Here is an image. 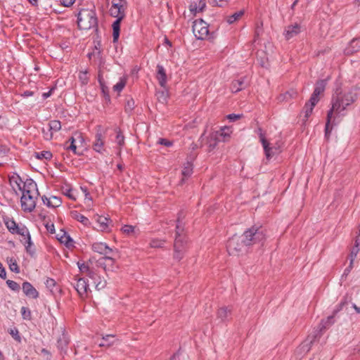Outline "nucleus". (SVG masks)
Returning a JSON list of instances; mask_svg holds the SVG:
<instances>
[{
    "label": "nucleus",
    "mask_w": 360,
    "mask_h": 360,
    "mask_svg": "<svg viewBox=\"0 0 360 360\" xmlns=\"http://www.w3.org/2000/svg\"><path fill=\"white\" fill-rule=\"evenodd\" d=\"M21 314H22V316L24 319H30L31 313H30V311L27 308L22 307L21 308Z\"/></svg>",
    "instance_id": "obj_51"
},
{
    "label": "nucleus",
    "mask_w": 360,
    "mask_h": 360,
    "mask_svg": "<svg viewBox=\"0 0 360 360\" xmlns=\"http://www.w3.org/2000/svg\"><path fill=\"white\" fill-rule=\"evenodd\" d=\"M359 252V248L357 246H354L351 251L350 254L349 255V260L351 261V263H354L355 258L356 257L358 253Z\"/></svg>",
    "instance_id": "obj_43"
},
{
    "label": "nucleus",
    "mask_w": 360,
    "mask_h": 360,
    "mask_svg": "<svg viewBox=\"0 0 360 360\" xmlns=\"http://www.w3.org/2000/svg\"><path fill=\"white\" fill-rule=\"evenodd\" d=\"M110 13L112 17L117 18L112 24V36L113 40L115 41L120 36V22L125 15L124 0H112Z\"/></svg>",
    "instance_id": "obj_3"
},
{
    "label": "nucleus",
    "mask_w": 360,
    "mask_h": 360,
    "mask_svg": "<svg viewBox=\"0 0 360 360\" xmlns=\"http://www.w3.org/2000/svg\"><path fill=\"white\" fill-rule=\"evenodd\" d=\"M95 278L92 279L95 285V288L98 290L103 289L107 284L106 280L104 278H101L96 273L94 276Z\"/></svg>",
    "instance_id": "obj_24"
},
{
    "label": "nucleus",
    "mask_w": 360,
    "mask_h": 360,
    "mask_svg": "<svg viewBox=\"0 0 360 360\" xmlns=\"http://www.w3.org/2000/svg\"><path fill=\"white\" fill-rule=\"evenodd\" d=\"M116 141L120 147L122 146L124 143V137L120 131L117 132L116 136Z\"/></svg>",
    "instance_id": "obj_52"
},
{
    "label": "nucleus",
    "mask_w": 360,
    "mask_h": 360,
    "mask_svg": "<svg viewBox=\"0 0 360 360\" xmlns=\"http://www.w3.org/2000/svg\"><path fill=\"white\" fill-rule=\"evenodd\" d=\"M46 231H48L51 234H54V238H56L60 243L65 244L67 248H70L74 247L73 240L64 230L60 229L58 233H56L53 224L51 226H49V224H46Z\"/></svg>",
    "instance_id": "obj_10"
},
{
    "label": "nucleus",
    "mask_w": 360,
    "mask_h": 360,
    "mask_svg": "<svg viewBox=\"0 0 360 360\" xmlns=\"http://www.w3.org/2000/svg\"><path fill=\"white\" fill-rule=\"evenodd\" d=\"M5 224H6L7 229H8V231L13 234L15 233V230L18 229V227L19 226L13 219L6 220L5 221Z\"/></svg>",
    "instance_id": "obj_39"
},
{
    "label": "nucleus",
    "mask_w": 360,
    "mask_h": 360,
    "mask_svg": "<svg viewBox=\"0 0 360 360\" xmlns=\"http://www.w3.org/2000/svg\"><path fill=\"white\" fill-rule=\"evenodd\" d=\"M92 249L94 252L104 255H109L112 252V250L103 243H94L92 245Z\"/></svg>",
    "instance_id": "obj_18"
},
{
    "label": "nucleus",
    "mask_w": 360,
    "mask_h": 360,
    "mask_svg": "<svg viewBox=\"0 0 360 360\" xmlns=\"http://www.w3.org/2000/svg\"><path fill=\"white\" fill-rule=\"evenodd\" d=\"M122 231L127 236H136L137 234L136 227L131 225L123 226Z\"/></svg>",
    "instance_id": "obj_33"
},
{
    "label": "nucleus",
    "mask_w": 360,
    "mask_h": 360,
    "mask_svg": "<svg viewBox=\"0 0 360 360\" xmlns=\"http://www.w3.org/2000/svg\"><path fill=\"white\" fill-rule=\"evenodd\" d=\"M77 24L80 30H88L97 26V18L92 9H82L77 18Z\"/></svg>",
    "instance_id": "obj_4"
},
{
    "label": "nucleus",
    "mask_w": 360,
    "mask_h": 360,
    "mask_svg": "<svg viewBox=\"0 0 360 360\" xmlns=\"http://www.w3.org/2000/svg\"><path fill=\"white\" fill-rule=\"evenodd\" d=\"M231 309L226 307H223L218 309L217 311V317L220 319L222 321H226L229 316L231 315Z\"/></svg>",
    "instance_id": "obj_25"
},
{
    "label": "nucleus",
    "mask_w": 360,
    "mask_h": 360,
    "mask_svg": "<svg viewBox=\"0 0 360 360\" xmlns=\"http://www.w3.org/2000/svg\"><path fill=\"white\" fill-rule=\"evenodd\" d=\"M259 139L266 159L269 160L281 153V144L278 141L272 143L267 140L262 134H260Z\"/></svg>",
    "instance_id": "obj_8"
},
{
    "label": "nucleus",
    "mask_w": 360,
    "mask_h": 360,
    "mask_svg": "<svg viewBox=\"0 0 360 360\" xmlns=\"http://www.w3.org/2000/svg\"><path fill=\"white\" fill-rule=\"evenodd\" d=\"M297 95V92L293 91V90H290V91H286L285 93L284 94H281L278 98V100L280 101V102H283V101H290L291 98H294L295 96H296Z\"/></svg>",
    "instance_id": "obj_30"
},
{
    "label": "nucleus",
    "mask_w": 360,
    "mask_h": 360,
    "mask_svg": "<svg viewBox=\"0 0 360 360\" xmlns=\"http://www.w3.org/2000/svg\"><path fill=\"white\" fill-rule=\"evenodd\" d=\"M158 99L161 103H165L167 101L168 94L167 92L165 90L159 91L156 94Z\"/></svg>",
    "instance_id": "obj_42"
},
{
    "label": "nucleus",
    "mask_w": 360,
    "mask_h": 360,
    "mask_svg": "<svg viewBox=\"0 0 360 360\" xmlns=\"http://www.w3.org/2000/svg\"><path fill=\"white\" fill-rule=\"evenodd\" d=\"M159 144L164 145L165 146H171L172 145V142L165 139H160L158 141Z\"/></svg>",
    "instance_id": "obj_58"
},
{
    "label": "nucleus",
    "mask_w": 360,
    "mask_h": 360,
    "mask_svg": "<svg viewBox=\"0 0 360 360\" xmlns=\"http://www.w3.org/2000/svg\"><path fill=\"white\" fill-rule=\"evenodd\" d=\"M84 146V139L79 132H75L65 143V149L72 151L76 155H81L82 153L77 151L78 148Z\"/></svg>",
    "instance_id": "obj_9"
},
{
    "label": "nucleus",
    "mask_w": 360,
    "mask_h": 360,
    "mask_svg": "<svg viewBox=\"0 0 360 360\" xmlns=\"http://www.w3.org/2000/svg\"><path fill=\"white\" fill-rule=\"evenodd\" d=\"M78 267L81 272L88 274L90 278H95L94 276L96 275V271L90 269L86 264L84 263L80 264L78 262Z\"/></svg>",
    "instance_id": "obj_27"
},
{
    "label": "nucleus",
    "mask_w": 360,
    "mask_h": 360,
    "mask_svg": "<svg viewBox=\"0 0 360 360\" xmlns=\"http://www.w3.org/2000/svg\"><path fill=\"white\" fill-rule=\"evenodd\" d=\"M22 291L30 298L35 299L39 296L37 290L28 282L22 283Z\"/></svg>",
    "instance_id": "obj_19"
},
{
    "label": "nucleus",
    "mask_w": 360,
    "mask_h": 360,
    "mask_svg": "<svg viewBox=\"0 0 360 360\" xmlns=\"http://www.w3.org/2000/svg\"><path fill=\"white\" fill-rule=\"evenodd\" d=\"M248 246L245 243L242 235L233 236L227 243V250L229 255L238 256L247 251Z\"/></svg>",
    "instance_id": "obj_6"
},
{
    "label": "nucleus",
    "mask_w": 360,
    "mask_h": 360,
    "mask_svg": "<svg viewBox=\"0 0 360 360\" xmlns=\"http://www.w3.org/2000/svg\"><path fill=\"white\" fill-rule=\"evenodd\" d=\"M46 289H48L50 294L56 300L61 292V289L60 286L56 284V281L53 279H46Z\"/></svg>",
    "instance_id": "obj_16"
},
{
    "label": "nucleus",
    "mask_w": 360,
    "mask_h": 360,
    "mask_svg": "<svg viewBox=\"0 0 360 360\" xmlns=\"http://www.w3.org/2000/svg\"><path fill=\"white\" fill-rule=\"evenodd\" d=\"M157 70V79L158 80L160 85L165 89L167 84V75L165 70L160 65H158Z\"/></svg>",
    "instance_id": "obj_21"
},
{
    "label": "nucleus",
    "mask_w": 360,
    "mask_h": 360,
    "mask_svg": "<svg viewBox=\"0 0 360 360\" xmlns=\"http://www.w3.org/2000/svg\"><path fill=\"white\" fill-rule=\"evenodd\" d=\"M302 27L298 23L291 24L285 28L284 36L286 39H290L301 32Z\"/></svg>",
    "instance_id": "obj_15"
},
{
    "label": "nucleus",
    "mask_w": 360,
    "mask_h": 360,
    "mask_svg": "<svg viewBox=\"0 0 360 360\" xmlns=\"http://www.w3.org/2000/svg\"><path fill=\"white\" fill-rule=\"evenodd\" d=\"M115 259L109 255L98 259L96 265L101 267L105 271H112L115 267Z\"/></svg>",
    "instance_id": "obj_14"
},
{
    "label": "nucleus",
    "mask_w": 360,
    "mask_h": 360,
    "mask_svg": "<svg viewBox=\"0 0 360 360\" xmlns=\"http://www.w3.org/2000/svg\"><path fill=\"white\" fill-rule=\"evenodd\" d=\"M314 107H311L309 103H306L304 107V121H307L308 117L311 115Z\"/></svg>",
    "instance_id": "obj_47"
},
{
    "label": "nucleus",
    "mask_w": 360,
    "mask_h": 360,
    "mask_svg": "<svg viewBox=\"0 0 360 360\" xmlns=\"http://www.w3.org/2000/svg\"><path fill=\"white\" fill-rule=\"evenodd\" d=\"M241 117L240 115H236V114H230L227 115V119H229L231 121H236L238 119H240Z\"/></svg>",
    "instance_id": "obj_61"
},
{
    "label": "nucleus",
    "mask_w": 360,
    "mask_h": 360,
    "mask_svg": "<svg viewBox=\"0 0 360 360\" xmlns=\"http://www.w3.org/2000/svg\"><path fill=\"white\" fill-rule=\"evenodd\" d=\"M15 233L19 234L24 237V239L26 240L25 243H27V245H26L27 251L30 252V249L32 245V243L28 229L25 226L19 225L18 229L15 230Z\"/></svg>",
    "instance_id": "obj_17"
},
{
    "label": "nucleus",
    "mask_w": 360,
    "mask_h": 360,
    "mask_svg": "<svg viewBox=\"0 0 360 360\" xmlns=\"http://www.w3.org/2000/svg\"><path fill=\"white\" fill-rule=\"evenodd\" d=\"M79 78L82 84H86L88 82L87 71L80 72Z\"/></svg>",
    "instance_id": "obj_53"
},
{
    "label": "nucleus",
    "mask_w": 360,
    "mask_h": 360,
    "mask_svg": "<svg viewBox=\"0 0 360 360\" xmlns=\"http://www.w3.org/2000/svg\"><path fill=\"white\" fill-rule=\"evenodd\" d=\"M6 284L13 290L18 291L20 290V285L13 281L8 280Z\"/></svg>",
    "instance_id": "obj_48"
},
{
    "label": "nucleus",
    "mask_w": 360,
    "mask_h": 360,
    "mask_svg": "<svg viewBox=\"0 0 360 360\" xmlns=\"http://www.w3.org/2000/svg\"><path fill=\"white\" fill-rule=\"evenodd\" d=\"M174 257L178 260L181 259L184 255V243H182L181 239L174 240Z\"/></svg>",
    "instance_id": "obj_20"
},
{
    "label": "nucleus",
    "mask_w": 360,
    "mask_h": 360,
    "mask_svg": "<svg viewBox=\"0 0 360 360\" xmlns=\"http://www.w3.org/2000/svg\"><path fill=\"white\" fill-rule=\"evenodd\" d=\"M193 173L192 164L189 162H186L182 170L183 178L181 179V184L184 181L185 179L190 176Z\"/></svg>",
    "instance_id": "obj_29"
},
{
    "label": "nucleus",
    "mask_w": 360,
    "mask_h": 360,
    "mask_svg": "<svg viewBox=\"0 0 360 360\" xmlns=\"http://www.w3.org/2000/svg\"><path fill=\"white\" fill-rule=\"evenodd\" d=\"M6 277V272L2 264L0 262V278L5 279Z\"/></svg>",
    "instance_id": "obj_63"
},
{
    "label": "nucleus",
    "mask_w": 360,
    "mask_h": 360,
    "mask_svg": "<svg viewBox=\"0 0 360 360\" xmlns=\"http://www.w3.org/2000/svg\"><path fill=\"white\" fill-rule=\"evenodd\" d=\"M244 87V78L235 80L231 84V91L233 92H238Z\"/></svg>",
    "instance_id": "obj_32"
},
{
    "label": "nucleus",
    "mask_w": 360,
    "mask_h": 360,
    "mask_svg": "<svg viewBox=\"0 0 360 360\" xmlns=\"http://www.w3.org/2000/svg\"><path fill=\"white\" fill-rule=\"evenodd\" d=\"M358 96V89L356 87H351L341 91L337 90L335 91L332 97L331 108L327 115L326 134L329 131L331 120L340 115H345V112L349 109L350 106L357 100Z\"/></svg>",
    "instance_id": "obj_2"
},
{
    "label": "nucleus",
    "mask_w": 360,
    "mask_h": 360,
    "mask_svg": "<svg viewBox=\"0 0 360 360\" xmlns=\"http://www.w3.org/2000/svg\"><path fill=\"white\" fill-rule=\"evenodd\" d=\"M105 131L101 126L97 127V131L95 135V140L93 143V149L101 154H103L105 151Z\"/></svg>",
    "instance_id": "obj_11"
},
{
    "label": "nucleus",
    "mask_w": 360,
    "mask_h": 360,
    "mask_svg": "<svg viewBox=\"0 0 360 360\" xmlns=\"http://www.w3.org/2000/svg\"><path fill=\"white\" fill-rule=\"evenodd\" d=\"M9 184L17 195H21L22 209L25 212L32 211L38 198L37 184L32 179L23 181L17 174L9 177Z\"/></svg>",
    "instance_id": "obj_1"
},
{
    "label": "nucleus",
    "mask_w": 360,
    "mask_h": 360,
    "mask_svg": "<svg viewBox=\"0 0 360 360\" xmlns=\"http://www.w3.org/2000/svg\"><path fill=\"white\" fill-rule=\"evenodd\" d=\"M193 32L197 39H205L209 34L207 22L202 20L195 21L193 25Z\"/></svg>",
    "instance_id": "obj_12"
},
{
    "label": "nucleus",
    "mask_w": 360,
    "mask_h": 360,
    "mask_svg": "<svg viewBox=\"0 0 360 360\" xmlns=\"http://www.w3.org/2000/svg\"><path fill=\"white\" fill-rule=\"evenodd\" d=\"M60 4L65 7H69L72 6L75 0H59Z\"/></svg>",
    "instance_id": "obj_60"
},
{
    "label": "nucleus",
    "mask_w": 360,
    "mask_h": 360,
    "mask_svg": "<svg viewBox=\"0 0 360 360\" xmlns=\"http://www.w3.org/2000/svg\"><path fill=\"white\" fill-rule=\"evenodd\" d=\"M325 86L326 82L324 80L319 81L316 84V87L313 94H315L316 95L319 96L321 93H322L324 91Z\"/></svg>",
    "instance_id": "obj_40"
},
{
    "label": "nucleus",
    "mask_w": 360,
    "mask_h": 360,
    "mask_svg": "<svg viewBox=\"0 0 360 360\" xmlns=\"http://www.w3.org/2000/svg\"><path fill=\"white\" fill-rule=\"evenodd\" d=\"M217 142H218V132L212 133L210 135L209 139L207 141L209 150H212L214 149V148L217 145Z\"/></svg>",
    "instance_id": "obj_28"
},
{
    "label": "nucleus",
    "mask_w": 360,
    "mask_h": 360,
    "mask_svg": "<svg viewBox=\"0 0 360 360\" xmlns=\"http://www.w3.org/2000/svg\"><path fill=\"white\" fill-rule=\"evenodd\" d=\"M165 242L166 241L165 240L153 238L149 243V246L151 248H162L164 247Z\"/></svg>",
    "instance_id": "obj_34"
},
{
    "label": "nucleus",
    "mask_w": 360,
    "mask_h": 360,
    "mask_svg": "<svg viewBox=\"0 0 360 360\" xmlns=\"http://www.w3.org/2000/svg\"><path fill=\"white\" fill-rule=\"evenodd\" d=\"M114 338V336L111 335H105V337H103L102 338V340L101 342L98 344L99 347H110L111 346L113 342H110L109 340L110 339H112Z\"/></svg>",
    "instance_id": "obj_41"
},
{
    "label": "nucleus",
    "mask_w": 360,
    "mask_h": 360,
    "mask_svg": "<svg viewBox=\"0 0 360 360\" xmlns=\"http://www.w3.org/2000/svg\"><path fill=\"white\" fill-rule=\"evenodd\" d=\"M358 43H359L358 40L353 39L350 43V45H349L350 47L347 49V50H346L347 53L349 54V53H352L354 51H356L357 50H350V48H354L357 45Z\"/></svg>",
    "instance_id": "obj_55"
},
{
    "label": "nucleus",
    "mask_w": 360,
    "mask_h": 360,
    "mask_svg": "<svg viewBox=\"0 0 360 360\" xmlns=\"http://www.w3.org/2000/svg\"><path fill=\"white\" fill-rule=\"evenodd\" d=\"M35 158L37 160L42 159L45 158V151H41L40 153H34Z\"/></svg>",
    "instance_id": "obj_64"
},
{
    "label": "nucleus",
    "mask_w": 360,
    "mask_h": 360,
    "mask_svg": "<svg viewBox=\"0 0 360 360\" xmlns=\"http://www.w3.org/2000/svg\"><path fill=\"white\" fill-rule=\"evenodd\" d=\"M127 77H123L120 79V81L113 86V90L120 93L125 86L127 84Z\"/></svg>",
    "instance_id": "obj_36"
},
{
    "label": "nucleus",
    "mask_w": 360,
    "mask_h": 360,
    "mask_svg": "<svg viewBox=\"0 0 360 360\" xmlns=\"http://www.w3.org/2000/svg\"><path fill=\"white\" fill-rule=\"evenodd\" d=\"M242 237L247 245L250 247L253 245L262 243L265 240V233L262 228L252 226L245 231L242 234Z\"/></svg>",
    "instance_id": "obj_5"
},
{
    "label": "nucleus",
    "mask_w": 360,
    "mask_h": 360,
    "mask_svg": "<svg viewBox=\"0 0 360 360\" xmlns=\"http://www.w3.org/2000/svg\"><path fill=\"white\" fill-rule=\"evenodd\" d=\"M99 82H100V84L101 86L102 92L103 93V94L106 97V98L109 99L108 88L103 84L101 79H99Z\"/></svg>",
    "instance_id": "obj_57"
},
{
    "label": "nucleus",
    "mask_w": 360,
    "mask_h": 360,
    "mask_svg": "<svg viewBox=\"0 0 360 360\" xmlns=\"http://www.w3.org/2000/svg\"><path fill=\"white\" fill-rule=\"evenodd\" d=\"M243 14L244 11L243 10L236 12L235 13L227 18V22L229 24H233V22L238 20L243 15Z\"/></svg>",
    "instance_id": "obj_35"
},
{
    "label": "nucleus",
    "mask_w": 360,
    "mask_h": 360,
    "mask_svg": "<svg viewBox=\"0 0 360 360\" xmlns=\"http://www.w3.org/2000/svg\"><path fill=\"white\" fill-rule=\"evenodd\" d=\"M9 149L6 147L5 146L0 145V158L4 157L7 153L8 152Z\"/></svg>",
    "instance_id": "obj_59"
},
{
    "label": "nucleus",
    "mask_w": 360,
    "mask_h": 360,
    "mask_svg": "<svg viewBox=\"0 0 360 360\" xmlns=\"http://www.w3.org/2000/svg\"><path fill=\"white\" fill-rule=\"evenodd\" d=\"M198 11H202L206 6L205 0H199L198 4Z\"/></svg>",
    "instance_id": "obj_62"
},
{
    "label": "nucleus",
    "mask_w": 360,
    "mask_h": 360,
    "mask_svg": "<svg viewBox=\"0 0 360 360\" xmlns=\"http://www.w3.org/2000/svg\"><path fill=\"white\" fill-rule=\"evenodd\" d=\"M49 128H50V131H51V136H50V138L51 139L53 137V133L54 131H58L60 129V128H61L60 122L58 120L51 121L49 123Z\"/></svg>",
    "instance_id": "obj_37"
},
{
    "label": "nucleus",
    "mask_w": 360,
    "mask_h": 360,
    "mask_svg": "<svg viewBox=\"0 0 360 360\" xmlns=\"http://www.w3.org/2000/svg\"><path fill=\"white\" fill-rule=\"evenodd\" d=\"M76 283L74 287L82 299L86 298L90 290L86 280L83 278H76Z\"/></svg>",
    "instance_id": "obj_13"
},
{
    "label": "nucleus",
    "mask_w": 360,
    "mask_h": 360,
    "mask_svg": "<svg viewBox=\"0 0 360 360\" xmlns=\"http://www.w3.org/2000/svg\"><path fill=\"white\" fill-rule=\"evenodd\" d=\"M217 132H218V137H221L222 141H227L231 137L232 130L230 127H224L221 128L219 131H217Z\"/></svg>",
    "instance_id": "obj_23"
},
{
    "label": "nucleus",
    "mask_w": 360,
    "mask_h": 360,
    "mask_svg": "<svg viewBox=\"0 0 360 360\" xmlns=\"http://www.w3.org/2000/svg\"><path fill=\"white\" fill-rule=\"evenodd\" d=\"M81 190L84 194V202L89 206H91V202L92 201V198L90 196L89 192L87 191V189L86 188L81 187Z\"/></svg>",
    "instance_id": "obj_44"
},
{
    "label": "nucleus",
    "mask_w": 360,
    "mask_h": 360,
    "mask_svg": "<svg viewBox=\"0 0 360 360\" xmlns=\"http://www.w3.org/2000/svg\"><path fill=\"white\" fill-rule=\"evenodd\" d=\"M318 101H319V96L316 95L315 94H313L309 100V103H310L309 105H311V107H314Z\"/></svg>",
    "instance_id": "obj_56"
},
{
    "label": "nucleus",
    "mask_w": 360,
    "mask_h": 360,
    "mask_svg": "<svg viewBox=\"0 0 360 360\" xmlns=\"http://www.w3.org/2000/svg\"><path fill=\"white\" fill-rule=\"evenodd\" d=\"M64 193L69 198H70V199H72L73 200H76V196L75 195L73 189H71V188L68 189L65 191H64Z\"/></svg>",
    "instance_id": "obj_54"
},
{
    "label": "nucleus",
    "mask_w": 360,
    "mask_h": 360,
    "mask_svg": "<svg viewBox=\"0 0 360 360\" xmlns=\"http://www.w3.org/2000/svg\"><path fill=\"white\" fill-rule=\"evenodd\" d=\"M53 337L56 340L58 349L61 352H65L70 342V339L63 326L56 325L53 328Z\"/></svg>",
    "instance_id": "obj_7"
},
{
    "label": "nucleus",
    "mask_w": 360,
    "mask_h": 360,
    "mask_svg": "<svg viewBox=\"0 0 360 360\" xmlns=\"http://www.w3.org/2000/svg\"><path fill=\"white\" fill-rule=\"evenodd\" d=\"M189 11L193 16L195 15L197 13L200 12V11H198V4L196 2H192L190 4Z\"/></svg>",
    "instance_id": "obj_46"
},
{
    "label": "nucleus",
    "mask_w": 360,
    "mask_h": 360,
    "mask_svg": "<svg viewBox=\"0 0 360 360\" xmlns=\"http://www.w3.org/2000/svg\"><path fill=\"white\" fill-rule=\"evenodd\" d=\"M62 203L61 199L59 197L52 195L49 198H46V205L51 207H58Z\"/></svg>",
    "instance_id": "obj_26"
},
{
    "label": "nucleus",
    "mask_w": 360,
    "mask_h": 360,
    "mask_svg": "<svg viewBox=\"0 0 360 360\" xmlns=\"http://www.w3.org/2000/svg\"><path fill=\"white\" fill-rule=\"evenodd\" d=\"M213 6H224L227 4L229 0H209Z\"/></svg>",
    "instance_id": "obj_49"
},
{
    "label": "nucleus",
    "mask_w": 360,
    "mask_h": 360,
    "mask_svg": "<svg viewBox=\"0 0 360 360\" xmlns=\"http://www.w3.org/2000/svg\"><path fill=\"white\" fill-rule=\"evenodd\" d=\"M9 333L18 342H20V337L19 335V332L17 328L11 329L9 330Z\"/></svg>",
    "instance_id": "obj_50"
},
{
    "label": "nucleus",
    "mask_w": 360,
    "mask_h": 360,
    "mask_svg": "<svg viewBox=\"0 0 360 360\" xmlns=\"http://www.w3.org/2000/svg\"><path fill=\"white\" fill-rule=\"evenodd\" d=\"M7 262L8 264L9 269H10V270L11 271H13V272H15V273H19L20 272L19 267L18 266L16 260L14 258H13V257L8 258L7 259Z\"/></svg>",
    "instance_id": "obj_38"
},
{
    "label": "nucleus",
    "mask_w": 360,
    "mask_h": 360,
    "mask_svg": "<svg viewBox=\"0 0 360 360\" xmlns=\"http://www.w3.org/2000/svg\"><path fill=\"white\" fill-rule=\"evenodd\" d=\"M97 229L101 231H106L108 230L109 222L110 220L105 217L97 215L96 216Z\"/></svg>",
    "instance_id": "obj_22"
},
{
    "label": "nucleus",
    "mask_w": 360,
    "mask_h": 360,
    "mask_svg": "<svg viewBox=\"0 0 360 360\" xmlns=\"http://www.w3.org/2000/svg\"><path fill=\"white\" fill-rule=\"evenodd\" d=\"M313 340H311L309 341L306 340L300 345V349L303 350L305 352H307L309 351L311 347V344L312 343Z\"/></svg>",
    "instance_id": "obj_45"
},
{
    "label": "nucleus",
    "mask_w": 360,
    "mask_h": 360,
    "mask_svg": "<svg viewBox=\"0 0 360 360\" xmlns=\"http://www.w3.org/2000/svg\"><path fill=\"white\" fill-rule=\"evenodd\" d=\"M183 231H184V225L181 222L180 218L179 217L176 220L175 240L181 239L182 240V243H184V238L182 237Z\"/></svg>",
    "instance_id": "obj_31"
}]
</instances>
